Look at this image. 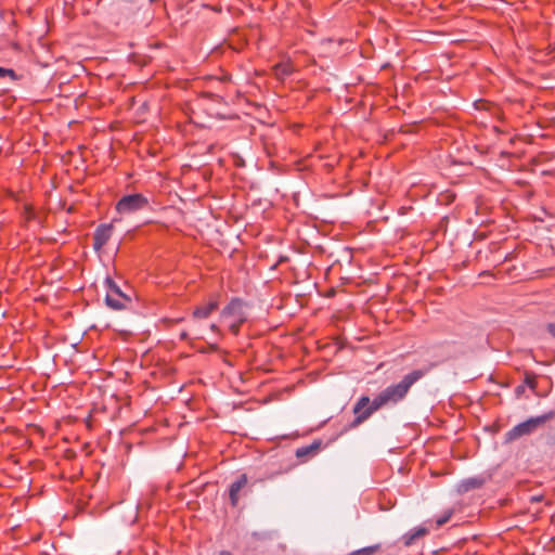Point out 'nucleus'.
I'll use <instances>...</instances> for the list:
<instances>
[{
	"mask_svg": "<svg viewBox=\"0 0 555 555\" xmlns=\"http://www.w3.org/2000/svg\"><path fill=\"white\" fill-rule=\"evenodd\" d=\"M424 375L423 370H414L404 375L399 383L389 385L373 399V409L398 404L404 400L411 387Z\"/></svg>",
	"mask_w": 555,
	"mask_h": 555,
	"instance_id": "1",
	"label": "nucleus"
},
{
	"mask_svg": "<svg viewBox=\"0 0 555 555\" xmlns=\"http://www.w3.org/2000/svg\"><path fill=\"white\" fill-rule=\"evenodd\" d=\"M221 318L227 322L229 330L237 334L240 326L246 321L245 304L237 298L232 299L222 310Z\"/></svg>",
	"mask_w": 555,
	"mask_h": 555,
	"instance_id": "2",
	"label": "nucleus"
},
{
	"mask_svg": "<svg viewBox=\"0 0 555 555\" xmlns=\"http://www.w3.org/2000/svg\"><path fill=\"white\" fill-rule=\"evenodd\" d=\"M554 416L555 412L551 411L535 417H530L527 421L519 423L506 433V441H514L522 436L532 434Z\"/></svg>",
	"mask_w": 555,
	"mask_h": 555,
	"instance_id": "3",
	"label": "nucleus"
},
{
	"mask_svg": "<svg viewBox=\"0 0 555 555\" xmlns=\"http://www.w3.org/2000/svg\"><path fill=\"white\" fill-rule=\"evenodd\" d=\"M149 206V199L140 194H128L122 196L116 204V210L120 215H129L142 210Z\"/></svg>",
	"mask_w": 555,
	"mask_h": 555,
	"instance_id": "4",
	"label": "nucleus"
},
{
	"mask_svg": "<svg viewBox=\"0 0 555 555\" xmlns=\"http://www.w3.org/2000/svg\"><path fill=\"white\" fill-rule=\"evenodd\" d=\"M107 285V293L105 297L106 305L114 310H121L130 301V298L125 295L119 286L109 278L105 281Z\"/></svg>",
	"mask_w": 555,
	"mask_h": 555,
	"instance_id": "5",
	"label": "nucleus"
},
{
	"mask_svg": "<svg viewBox=\"0 0 555 555\" xmlns=\"http://www.w3.org/2000/svg\"><path fill=\"white\" fill-rule=\"evenodd\" d=\"M379 409H373V400L371 401L367 396H362L353 405V414L356 415L351 426L357 427L365 422L374 412Z\"/></svg>",
	"mask_w": 555,
	"mask_h": 555,
	"instance_id": "6",
	"label": "nucleus"
},
{
	"mask_svg": "<svg viewBox=\"0 0 555 555\" xmlns=\"http://www.w3.org/2000/svg\"><path fill=\"white\" fill-rule=\"evenodd\" d=\"M114 231L113 223L100 224L93 234V248L99 251L108 242Z\"/></svg>",
	"mask_w": 555,
	"mask_h": 555,
	"instance_id": "7",
	"label": "nucleus"
},
{
	"mask_svg": "<svg viewBox=\"0 0 555 555\" xmlns=\"http://www.w3.org/2000/svg\"><path fill=\"white\" fill-rule=\"evenodd\" d=\"M248 478L246 474L240 475L229 487V499L232 506H236L240 501V492L247 486Z\"/></svg>",
	"mask_w": 555,
	"mask_h": 555,
	"instance_id": "8",
	"label": "nucleus"
},
{
	"mask_svg": "<svg viewBox=\"0 0 555 555\" xmlns=\"http://www.w3.org/2000/svg\"><path fill=\"white\" fill-rule=\"evenodd\" d=\"M428 533V529L424 526L415 527L408 531L402 537V542L405 546H411L415 543V541Z\"/></svg>",
	"mask_w": 555,
	"mask_h": 555,
	"instance_id": "9",
	"label": "nucleus"
},
{
	"mask_svg": "<svg viewBox=\"0 0 555 555\" xmlns=\"http://www.w3.org/2000/svg\"><path fill=\"white\" fill-rule=\"evenodd\" d=\"M218 308L217 301H210L205 306L196 307L193 311V319H206Z\"/></svg>",
	"mask_w": 555,
	"mask_h": 555,
	"instance_id": "10",
	"label": "nucleus"
},
{
	"mask_svg": "<svg viewBox=\"0 0 555 555\" xmlns=\"http://www.w3.org/2000/svg\"><path fill=\"white\" fill-rule=\"evenodd\" d=\"M485 480L481 477H472L464 479L460 483V491L467 492L473 489H478L483 485Z\"/></svg>",
	"mask_w": 555,
	"mask_h": 555,
	"instance_id": "11",
	"label": "nucleus"
},
{
	"mask_svg": "<svg viewBox=\"0 0 555 555\" xmlns=\"http://www.w3.org/2000/svg\"><path fill=\"white\" fill-rule=\"evenodd\" d=\"M273 72L278 79L283 80L292 74L293 66L291 63H279L273 67Z\"/></svg>",
	"mask_w": 555,
	"mask_h": 555,
	"instance_id": "12",
	"label": "nucleus"
},
{
	"mask_svg": "<svg viewBox=\"0 0 555 555\" xmlns=\"http://www.w3.org/2000/svg\"><path fill=\"white\" fill-rule=\"evenodd\" d=\"M319 443H312V444H309V446H305V447H301V448H298L296 450V456L298 459H305V457H308L310 455H313L317 453V451L319 450Z\"/></svg>",
	"mask_w": 555,
	"mask_h": 555,
	"instance_id": "13",
	"label": "nucleus"
},
{
	"mask_svg": "<svg viewBox=\"0 0 555 555\" xmlns=\"http://www.w3.org/2000/svg\"><path fill=\"white\" fill-rule=\"evenodd\" d=\"M379 548V545H371L352 552L350 555H374Z\"/></svg>",
	"mask_w": 555,
	"mask_h": 555,
	"instance_id": "14",
	"label": "nucleus"
},
{
	"mask_svg": "<svg viewBox=\"0 0 555 555\" xmlns=\"http://www.w3.org/2000/svg\"><path fill=\"white\" fill-rule=\"evenodd\" d=\"M451 516H452V511L446 512L441 517H438L436 519V526L437 527L443 526L444 524H447L450 520Z\"/></svg>",
	"mask_w": 555,
	"mask_h": 555,
	"instance_id": "15",
	"label": "nucleus"
},
{
	"mask_svg": "<svg viewBox=\"0 0 555 555\" xmlns=\"http://www.w3.org/2000/svg\"><path fill=\"white\" fill-rule=\"evenodd\" d=\"M5 76L15 77V73L13 69L0 67V78Z\"/></svg>",
	"mask_w": 555,
	"mask_h": 555,
	"instance_id": "16",
	"label": "nucleus"
},
{
	"mask_svg": "<svg viewBox=\"0 0 555 555\" xmlns=\"http://www.w3.org/2000/svg\"><path fill=\"white\" fill-rule=\"evenodd\" d=\"M546 328L547 332L555 338V323H548Z\"/></svg>",
	"mask_w": 555,
	"mask_h": 555,
	"instance_id": "17",
	"label": "nucleus"
},
{
	"mask_svg": "<svg viewBox=\"0 0 555 555\" xmlns=\"http://www.w3.org/2000/svg\"><path fill=\"white\" fill-rule=\"evenodd\" d=\"M190 334L186 331H183L180 333V339L186 340L189 338Z\"/></svg>",
	"mask_w": 555,
	"mask_h": 555,
	"instance_id": "18",
	"label": "nucleus"
},
{
	"mask_svg": "<svg viewBox=\"0 0 555 555\" xmlns=\"http://www.w3.org/2000/svg\"><path fill=\"white\" fill-rule=\"evenodd\" d=\"M209 328L212 333L219 334V327L216 324H210Z\"/></svg>",
	"mask_w": 555,
	"mask_h": 555,
	"instance_id": "19",
	"label": "nucleus"
},
{
	"mask_svg": "<svg viewBox=\"0 0 555 555\" xmlns=\"http://www.w3.org/2000/svg\"><path fill=\"white\" fill-rule=\"evenodd\" d=\"M193 335L195 338H203V333L201 331H193Z\"/></svg>",
	"mask_w": 555,
	"mask_h": 555,
	"instance_id": "20",
	"label": "nucleus"
},
{
	"mask_svg": "<svg viewBox=\"0 0 555 555\" xmlns=\"http://www.w3.org/2000/svg\"><path fill=\"white\" fill-rule=\"evenodd\" d=\"M219 555H233V554H231V553H230V552H228V551H221V552L219 553Z\"/></svg>",
	"mask_w": 555,
	"mask_h": 555,
	"instance_id": "21",
	"label": "nucleus"
}]
</instances>
